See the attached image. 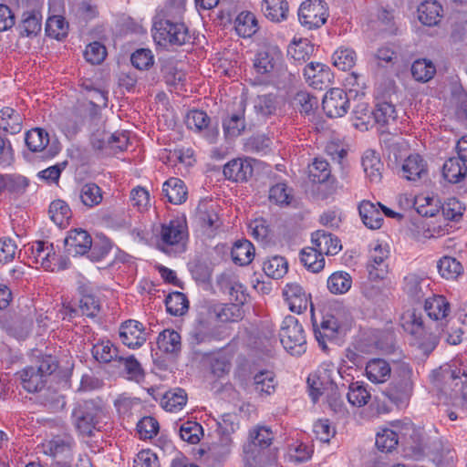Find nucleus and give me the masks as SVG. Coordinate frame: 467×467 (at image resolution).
I'll return each mask as SVG.
<instances>
[{
  "instance_id": "1",
  "label": "nucleus",
  "mask_w": 467,
  "mask_h": 467,
  "mask_svg": "<svg viewBox=\"0 0 467 467\" xmlns=\"http://www.w3.org/2000/svg\"><path fill=\"white\" fill-rule=\"evenodd\" d=\"M184 8L182 4L167 5L153 18L152 37L159 46H183L192 42L186 25L182 21Z\"/></svg>"
},
{
  "instance_id": "2",
  "label": "nucleus",
  "mask_w": 467,
  "mask_h": 467,
  "mask_svg": "<svg viewBox=\"0 0 467 467\" xmlns=\"http://www.w3.org/2000/svg\"><path fill=\"white\" fill-rule=\"evenodd\" d=\"M273 441L274 433L269 427L260 424L252 427L243 447L245 467H263L268 461V449Z\"/></svg>"
},
{
  "instance_id": "3",
  "label": "nucleus",
  "mask_w": 467,
  "mask_h": 467,
  "mask_svg": "<svg viewBox=\"0 0 467 467\" xmlns=\"http://www.w3.org/2000/svg\"><path fill=\"white\" fill-rule=\"evenodd\" d=\"M188 241L187 224L181 219L171 220L161 225L159 248L166 254H180L185 251Z\"/></svg>"
},
{
  "instance_id": "4",
  "label": "nucleus",
  "mask_w": 467,
  "mask_h": 467,
  "mask_svg": "<svg viewBox=\"0 0 467 467\" xmlns=\"http://www.w3.org/2000/svg\"><path fill=\"white\" fill-rule=\"evenodd\" d=\"M375 382L380 384L379 389L381 392V397H376L378 402L377 410L379 414L390 411V408L385 404V400H388L398 408L407 406L412 391L411 381H389L386 386L384 384L387 381Z\"/></svg>"
},
{
  "instance_id": "5",
  "label": "nucleus",
  "mask_w": 467,
  "mask_h": 467,
  "mask_svg": "<svg viewBox=\"0 0 467 467\" xmlns=\"http://www.w3.org/2000/svg\"><path fill=\"white\" fill-rule=\"evenodd\" d=\"M104 415L103 408L92 400L84 401L72 411V418L78 431L91 436Z\"/></svg>"
},
{
  "instance_id": "6",
  "label": "nucleus",
  "mask_w": 467,
  "mask_h": 467,
  "mask_svg": "<svg viewBox=\"0 0 467 467\" xmlns=\"http://www.w3.org/2000/svg\"><path fill=\"white\" fill-rule=\"evenodd\" d=\"M280 341L292 355H300L305 351L306 336L296 317L286 316L280 328Z\"/></svg>"
},
{
  "instance_id": "7",
  "label": "nucleus",
  "mask_w": 467,
  "mask_h": 467,
  "mask_svg": "<svg viewBox=\"0 0 467 467\" xmlns=\"http://www.w3.org/2000/svg\"><path fill=\"white\" fill-rule=\"evenodd\" d=\"M76 441L69 434L57 435L42 443L45 454L51 456L56 461L71 462L75 451Z\"/></svg>"
},
{
  "instance_id": "8",
  "label": "nucleus",
  "mask_w": 467,
  "mask_h": 467,
  "mask_svg": "<svg viewBox=\"0 0 467 467\" xmlns=\"http://www.w3.org/2000/svg\"><path fill=\"white\" fill-rule=\"evenodd\" d=\"M327 4L322 0H306L298 9L300 23L309 29L323 26L327 19Z\"/></svg>"
},
{
  "instance_id": "9",
  "label": "nucleus",
  "mask_w": 467,
  "mask_h": 467,
  "mask_svg": "<svg viewBox=\"0 0 467 467\" xmlns=\"http://www.w3.org/2000/svg\"><path fill=\"white\" fill-rule=\"evenodd\" d=\"M362 352L372 353L379 350L384 353H392L395 348L394 333L390 329H373L358 343Z\"/></svg>"
},
{
  "instance_id": "10",
  "label": "nucleus",
  "mask_w": 467,
  "mask_h": 467,
  "mask_svg": "<svg viewBox=\"0 0 467 467\" xmlns=\"http://www.w3.org/2000/svg\"><path fill=\"white\" fill-rule=\"evenodd\" d=\"M210 120L206 112L199 109L190 110L185 117L188 129L202 133L209 143H214L218 138L219 130L216 126L213 127Z\"/></svg>"
},
{
  "instance_id": "11",
  "label": "nucleus",
  "mask_w": 467,
  "mask_h": 467,
  "mask_svg": "<svg viewBox=\"0 0 467 467\" xmlns=\"http://www.w3.org/2000/svg\"><path fill=\"white\" fill-rule=\"evenodd\" d=\"M322 107L329 118H340L347 114L349 109V97L341 88H331L322 100Z\"/></svg>"
},
{
  "instance_id": "12",
  "label": "nucleus",
  "mask_w": 467,
  "mask_h": 467,
  "mask_svg": "<svg viewBox=\"0 0 467 467\" xmlns=\"http://www.w3.org/2000/svg\"><path fill=\"white\" fill-rule=\"evenodd\" d=\"M213 339H220L215 329L212 327L211 320L204 316L203 311L199 312L195 324L189 332V343L192 348Z\"/></svg>"
},
{
  "instance_id": "13",
  "label": "nucleus",
  "mask_w": 467,
  "mask_h": 467,
  "mask_svg": "<svg viewBox=\"0 0 467 467\" xmlns=\"http://www.w3.org/2000/svg\"><path fill=\"white\" fill-rule=\"evenodd\" d=\"M389 255L387 245L376 244L369 252V260L367 265L368 276L371 280H382L388 274V265L385 261Z\"/></svg>"
},
{
  "instance_id": "14",
  "label": "nucleus",
  "mask_w": 467,
  "mask_h": 467,
  "mask_svg": "<svg viewBox=\"0 0 467 467\" xmlns=\"http://www.w3.org/2000/svg\"><path fill=\"white\" fill-rule=\"evenodd\" d=\"M313 332L319 347L327 350V342H331L337 337L339 332V324L334 317H325L317 323L312 317Z\"/></svg>"
},
{
  "instance_id": "15",
  "label": "nucleus",
  "mask_w": 467,
  "mask_h": 467,
  "mask_svg": "<svg viewBox=\"0 0 467 467\" xmlns=\"http://www.w3.org/2000/svg\"><path fill=\"white\" fill-rule=\"evenodd\" d=\"M119 337L122 343L130 348H140L146 341L144 327L139 321L127 320L119 327Z\"/></svg>"
},
{
  "instance_id": "16",
  "label": "nucleus",
  "mask_w": 467,
  "mask_h": 467,
  "mask_svg": "<svg viewBox=\"0 0 467 467\" xmlns=\"http://www.w3.org/2000/svg\"><path fill=\"white\" fill-rule=\"evenodd\" d=\"M65 246L68 254L84 255L92 246L90 234L81 228L70 230L65 239Z\"/></svg>"
},
{
  "instance_id": "17",
  "label": "nucleus",
  "mask_w": 467,
  "mask_h": 467,
  "mask_svg": "<svg viewBox=\"0 0 467 467\" xmlns=\"http://www.w3.org/2000/svg\"><path fill=\"white\" fill-rule=\"evenodd\" d=\"M282 59V53L276 47L260 50L254 59V68L259 75L271 74Z\"/></svg>"
},
{
  "instance_id": "18",
  "label": "nucleus",
  "mask_w": 467,
  "mask_h": 467,
  "mask_svg": "<svg viewBox=\"0 0 467 467\" xmlns=\"http://www.w3.org/2000/svg\"><path fill=\"white\" fill-rule=\"evenodd\" d=\"M47 381H20L21 388L29 393H40L41 397L55 410H62L66 405L65 398L62 395L46 389Z\"/></svg>"
},
{
  "instance_id": "19",
  "label": "nucleus",
  "mask_w": 467,
  "mask_h": 467,
  "mask_svg": "<svg viewBox=\"0 0 467 467\" xmlns=\"http://www.w3.org/2000/svg\"><path fill=\"white\" fill-rule=\"evenodd\" d=\"M30 259L33 263L39 264L41 267L48 271V268H54V261L57 259L53 244L45 241H36L29 247Z\"/></svg>"
},
{
  "instance_id": "20",
  "label": "nucleus",
  "mask_w": 467,
  "mask_h": 467,
  "mask_svg": "<svg viewBox=\"0 0 467 467\" xmlns=\"http://www.w3.org/2000/svg\"><path fill=\"white\" fill-rule=\"evenodd\" d=\"M424 311L430 319L440 322L442 327L451 311V306L443 296L432 295L425 298Z\"/></svg>"
},
{
  "instance_id": "21",
  "label": "nucleus",
  "mask_w": 467,
  "mask_h": 467,
  "mask_svg": "<svg viewBox=\"0 0 467 467\" xmlns=\"http://www.w3.org/2000/svg\"><path fill=\"white\" fill-rule=\"evenodd\" d=\"M201 311L210 320L220 322H234L241 317L240 307L233 304H211L203 306Z\"/></svg>"
},
{
  "instance_id": "22",
  "label": "nucleus",
  "mask_w": 467,
  "mask_h": 467,
  "mask_svg": "<svg viewBox=\"0 0 467 467\" xmlns=\"http://www.w3.org/2000/svg\"><path fill=\"white\" fill-rule=\"evenodd\" d=\"M57 368L54 357L45 356L36 361V364L26 367L19 372V379H32L35 377H47L52 375Z\"/></svg>"
},
{
  "instance_id": "23",
  "label": "nucleus",
  "mask_w": 467,
  "mask_h": 467,
  "mask_svg": "<svg viewBox=\"0 0 467 467\" xmlns=\"http://www.w3.org/2000/svg\"><path fill=\"white\" fill-rule=\"evenodd\" d=\"M283 296L292 312L300 314L307 308L309 296L298 284H287L283 290Z\"/></svg>"
},
{
  "instance_id": "24",
  "label": "nucleus",
  "mask_w": 467,
  "mask_h": 467,
  "mask_svg": "<svg viewBox=\"0 0 467 467\" xmlns=\"http://www.w3.org/2000/svg\"><path fill=\"white\" fill-rule=\"evenodd\" d=\"M402 176L410 182H418L426 179L428 167L425 160L419 154H411L405 159L402 167Z\"/></svg>"
},
{
  "instance_id": "25",
  "label": "nucleus",
  "mask_w": 467,
  "mask_h": 467,
  "mask_svg": "<svg viewBox=\"0 0 467 467\" xmlns=\"http://www.w3.org/2000/svg\"><path fill=\"white\" fill-rule=\"evenodd\" d=\"M403 290L415 302H420L429 293H431L430 281L415 274H410L404 277Z\"/></svg>"
},
{
  "instance_id": "26",
  "label": "nucleus",
  "mask_w": 467,
  "mask_h": 467,
  "mask_svg": "<svg viewBox=\"0 0 467 467\" xmlns=\"http://www.w3.org/2000/svg\"><path fill=\"white\" fill-rule=\"evenodd\" d=\"M26 144L32 152H44L43 158L54 157L57 152L51 150H47L49 143L48 133L41 128H35L28 130L25 137Z\"/></svg>"
},
{
  "instance_id": "27",
  "label": "nucleus",
  "mask_w": 467,
  "mask_h": 467,
  "mask_svg": "<svg viewBox=\"0 0 467 467\" xmlns=\"http://www.w3.org/2000/svg\"><path fill=\"white\" fill-rule=\"evenodd\" d=\"M99 301L91 294H82L78 302V308L72 307L69 305L64 306L65 315L69 317L81 315L93 318L99 314Z\"/></svg>"
},
{
  "instance_id": "28",
  "label": "nucleus",
  "mask_w": 467,
  "mask_h": 467,
  "mask_svg": "<svg viewBox=\"0 0 467 467\" xmlns=\"http://www.w3.org/2000/svg\"><path fill=\"white\" fill-rule=\"evenodd\" d=\"M237 373L239 378L244 379H259L260 378H263V379H274L275 377L274 371L266 366L250 360L242 361L238 366Z\"/></svg>"
},
{
  "instance_id": "29",
  "label": "nucleus",
  "mask_w": 467,
  "mask_h": 467,
  "mask_svg": "<svg viewBox=\"0 0 467 467\" xmlns=\"http://www.w3.org/2000/svg\"><path fill=\"white\" fill-rule=\"evenodd\" d=\"M253 174V167L245 160L234 159L228 161L223 167V175L233 182L247 181Z\"/></svg>"
},
{
  "instance_id": "30",
  "label": "nucleus",
  "mask_w": 467,
  "mask_h": 467,
  "mask_svg": "<svg viewBox=\"0 0 467 467\" xmlns=\"http://www.w3.org/2000/svg\"><path fill=\"white\" fill-rule=\"evenodd\" d=\"M358 213L368 228L376 230L381 227L384 219L378 203L364 200L358 205Z\"/></svg>"
},
{
  "instance_id": "31",
  "label": "nucleus",
  "mask_w": 467,
  "mask_h": 467,
  "mask_svg": "<svg viewBox=\"0 0 467 467\" xmlns=\"http://www.w3.org/2000/svg\"><path fill=\"white\" fill-rule=\"evenodd\" d=\"M93 147L98 150H110L113 151H122L127 149L129 138L123 132H115L112 134L102 133V138L97 139L94 136L92 140Z\"/></svg>"
},
{
  "instance_id": "32",
  "label": "nucleus",
  "mask_w": 467,
  "mask_h": 467,
  "mask_svg": "<svg viewBox=\"0 0 467 467\" xmlns=\"http://www.w3.org/2000/svg\"><path fill=\"white\" fill-rule=\"evenodd\" d=\"M77 194L80 202L88 209L99 205L103 201V191L95 182H85L79 185Z\"/></svg>"
},
{
  "instance_id": "33",
  "label": "nucleus",
  "mask_w": 467,
  "mask_h": 467,
  "mask_svg": "<svg viewBox=\"0 0 467 467\" xmlns=\"http://www.w3.org/2000/svg\"><path fill=\"white\" fill-rule=\"evenodd\" d=\"M372 117L380 127L389 128L396 123L398 112L393 103L380 100L376 103L375 109L372 111Z\"/></svg>"
},
{
  "instance_id": "34",
  "label": "nucleus",
  "mask_w": 467,
  "mask_h": 467,
  "mask_svg": "<svg viewBox=\"0 0 467 467\" xmlns=\"http://www.w3.org/2000/svg\"><path fill=\"white\" fill-rule=\"evenodd\" d=\"M309 396L314 403L323 397L327 402L336 401L337 386L335 381H307Z\"/></svg>"
},
{
  "instance_id": "35",
  "label": "nucleus",
  "mask_w": 467,
  "mask_h": 467,
  "mask_svg": "<svg viewBox=\"0 0 467 467\" xmlns=\"http://www.w3.org/2000/svg\"><path fill=\"white\" fill-rule=\"evenodd\" d=\"M188 400V395L183 389L175 388L166 391L160 400V404L163 410L169 412H178L182 410Z\"/></svg>"
},
{
  "instance_id": "36",
  "label": "nucleus",
  "mask_w": 467,
  "mask_h": 467,
  "mask_svg": "<svg viewBox=\"0 0 467 467\" xmlns=\"http://www.w3.org/2000/svg\"><path fill=\"white\" fill-rule=\"evenodd\" d=\"M162 192L167 197L168 202L172 204L183 203L188 195L187 188L179 178H170L162 186Z\"/></svg>"
},
{
  "instance_id": "37",
  "label": "nucleus",
  "mask_w": 467,
  "mask_h": 467,
  "mask_svg": "<svg viewBox=\"0 0 467 467\" xmlns=\"http://www.w3.org/2000/svg\"><path fill=\"white\" fill-rule=\"evenodd\" d=\"M311 241L324 254H337L341 250L340 241L337 237L323 230H317L312 234Z\"/></svg>"
},
{
  "instance_id": "38",
  "label": "nucleus",
  "mask_w": 467,
  "mask_h": 467,
  "mask_svg": "<svg viewBox=\"0 0 467 467\" xmlns=\"http://www.w3.org/2000/svg\"><path fill=\"white\" fill-rule=\"evenodd\" d=\"M17 28L22 36L30 37L37 36L42 28V16L40 12L36 10L24 12Z\"/></svg>"
},
{
  "instance_id": "39",
  "label": "nucleus",
  "mask_w": 467,
  "mask_h": 467,
  "mask_svg": "<svg viewBox=\"0 0 467 467\" xmlns=\"http://www.w3.org/2000/svg\"><path fill=\"white\" fill-rule=\"evenodd\" d=\"M466 175L467 164L459 157L448 159L442 166V176L451 183L460 182Z\"/></svg>"
},
{
  "instance_id": "40",
  "label": "nucleus",
  "mask_w": 467,
  "mask_h": 467,
  "mask_svg": "<svg viewBox=\"0 0 467 467\" xmlns=\"http://www.w3.org/2000/svg\"><path fill=\"white\" fill-rule=\"evenodd\" d=\"M23 115L11 107L0 110V128L10 134H17L23 127Z\"/></svg>"
},
{
  "instance_id": "41",
  "label": "nucleus",
  "mask_w": 467,
  "mask_h": 467,
  "mask_svg": "<svg viewBox=\"0 0 467 467\" xmlns=\"http://www.w3.org/2000/svg\"><path fill=\"white\" fill-rule=\"evenodd\" d=\"M362 167L371 182H379L381 180L383 163L375 150L365 151L362 157Z\"/></svg>"
},
{
  "instance_id": "42",
  "label": "nucleus",
  "mask_w": 467,
  "mask_h": 467,
  "mask_svg": "<svg viewBox=\"0 0 467 467\" xmlns=\"http://www.w3.org/2000/svg\"><path fill=\"white\" fill-rule=\"evenodd\" d=\"M262 11L269 20L282 22L287 19L289 6L286 0H263Z\"/></svg>"
},
{
  "instance_id": "43",
  "label": "nucleus",
  "mask_w": 467,
  "mask_h": 467,
  "mask_svg": "<svg viewBox=\"0 0 467 467\" xmlns=\"http://www.w3.org/2000/svg\"><path fill=\"white\" fill-rule=\"evenodd\" d=\"M442 7L436 1H425L419 8V20L425 26H436L441 18Z\"/></svg>"
},
{
  "instance_id": "44",
  "label": "nucleus",
  "mask_w": 467,
  "mask_h": 467,
  "mask_svg": "<svg viewBox=\"0 0 467 467\" xmlns=\"http://www.w3.org/2000/svg\"><path fill=\"white\" fill-rule=\"evenodd\" d=\"M231 255L233 261L239 265H249L254 256V247L248 240H240L234 243Z\"/></svg>"
},
{
  "instance_id": "45",
  "label": "nucleus",
  "mask_w": 467,
  "mask_h": 467,
  "mask_svg": "<svg viewBox=\"0 0 467 467\" xmlns=\"http://www.w3.org/2000/svg\"><path fill=\"white\" fill-rule=\"evenodd\" d=\"M234 28L242 37H250L258 29L255 16L249 11L241 12L234 20Z\"/></svg>"
},
{
  "instance_id": "46",
  "label": "nucleus",
  "mask_w": 467,
  "mask_h": 467,
  "mask_svg": "<svg viewBox=\"0 0 467 467\" xmlns=\"http://www.w3.org/2000/svg\"><path fill=\"white\" fill-rule=\"evenodd\" d=\"M323 253L314 245V247H307L301 251L300 260L302 264L311 272L318 273L325 266V258Z\"/></svg>"
},
{
  "instance_id": "47",
  "label": "nucleus",
  "mask_w": 467,
  "mask_h": 467,
  "mask_svg": "<svg viewBox=\"0 0 467 467\" xmlns=\"http://www.w3.org/2000/svg\"><path fill=\"white\" fill-rule=\"evenodd\" d=\"M50 219L59 227H66L72 216L68 204L62 200H55L49 205Z\"/></svg>"
},
{
  "instance_id": "48",
  "label": "nucleus",
  "mask_w": 467,
  "mask_h": 467,
  "mask_svg": "<svg viewBox=\"0 0 467 467\" xmlns=\"http://www.w3.org/2000/svg\"><path fill=\"white\" fill-rule=\"evenodd\" d=\"M94 358L100 363H118V348L109 340H100L92 348Z\"/></svg>"
},
{
  "instance_id": "49",
  "label": "nucleus",
  "mask_w": 467,
  "mask_h": 467,
  "mask_svg": "<svg viewBox=\"0 0 467 467\" xmlns=\"http://www.w3.org/2000/svg\"><path fill=\"white\" fill-rule=\"evenodd\" d=\"M433 379H460L467 377V368L456 361L446 363L432 371Z\"/></svg>"
},
{
  "instance_id": "50",
  "label": "nucleus",
  "mask_w": 467,
  "mask_h": 467,
  "mask_svg": "<svg viewBox=\"0 0 467 467\" xmlns=\"http://www.w3.org/2000/svg\"><path fill=\"white\" fill-rule=\"evenodd\" d=\"M410 71L416 81L424 83L428 82L434 77L436 67L431 60L420 58L413 62Z\"/></svg>"
},
{
  "instance_id": "51",
  "label": "nucleus",
  "mask_w": 467,
  "mask_h": 467,
  "mask_svg": "<svg viewBox=\"0 0 467 467\" xmlns=\"http://www.w3.org/2000/svg\"><path fill=\"white\" fill-rule=\"evenodd\" d=\"M277 106V96L274 93L258 95L254 99V109L255 112L263 117H268L275 114Z\"/></svg>"
},
{
  "instance_id": "52",
  "label": "nucleus",
  "mask_w": 467,
  "mask_h": 467,
  "mask_svg": "<svg viewBox=\"0 0 467 467\" xmlns=\"http://www.w3.org/2000/svg\"><path fill=\"white\" fill-rule=\"evenodd\" d=\"M440 275L448 280H454L463 272L462 264L454 257L443 256L437 264Z\"/></svg>"
},
{
  "instance_id": "53",
  "label": "nucleus",
  "mask_w": 467,
  "mask_h": 467,
  "mask_svg": "<svg viewBox=\"0 0 467 467\" xmlns=\"http://www.w3.org/2000/svg\"><path fill=\"white\" fill-rule=\"evenodd\" d=\"M157 345L161 351L175 353L181 349V336L175 330L165 329L160 333Z\"/></svg>"
},
{
  "instance_id": "54",
  "label": "nucleus",
  "mask_w": 467,
  "mask_h": 467,
  "mask_svg": "<svg viewBox=\"0 0 467 467\" xmlns=\"http://www.w3.org/2000/svg\"><path fill=\"white\" fill-rule=\"evenodd\" d=\"M45 30L47 36L61 40L68 34V23L61 16H53L47 18Z\"/></svg>"
},
{
  "instance_id": "55",
  "label": "nucleus",
  "mask_w": 467,
  "mask_h": 467,
  "mask_svg": "<svg viewBox=\"0 0 467 467\" xmlns=\"http://www.w3.org/2000/svg\"><path fill=\"white\" fill-rule=\"evenodd\" d=\"M165 306L168 313L172 316L179 317L187 312L189 302L183 293L173 292L167 296L165 299Z\"/></svg>"
},
{
  "instance_id": "56",
  "label": "nucleus",
  "mask_w": 467,
  "mask_h": 467,
  "mask_svg": "<svg viewBox=\"0 0 467 467\" xmlns=\"http://www.w3.org/2000/svg\"><path fill=\"white\" fill-rule=\"evenodd\" d=\"M263 270L265 275L274 279H280L288 271V263L283 256H273L264 263Z\"/></svg>"
},
{
  "instance_id": "57",
  "label": "nucleus",
  "mask_w": 467,
  "mask_h": 467,
  "mask_svg": "<svg viewBox=\"0 0 467 467\" xmlns=\"http://www.w3.org/2000/svg\"><path fill=\"white\" fill-rule=\"evenodd\" d=\"M179 434L182 441L197 444L203 435V429L197 421L186 420L181 423Z\"/></svg>"
},
{
  "instance_id": "58",
  "label": "nucleus",
  "mask_w": 467,
  "mask_h": 467,
  "mask_svg": "<svg viewBox=\"0 0 467 467\" xmlns=\"http://www.w3.org/2000/svg\"><path fill=\"white\" fill-rule=\"evenodd\" d=\"M391 370L390 365L383 358L370 359L364 369L368 379H380L389 377Z\"/></svg>"
},
{
  "instance_id": "59",
  "label": "nucleus",
  "mask_w": 467,
  "mask_h": 467,
  "mask_svg": "<svg viewBox=\"0 0 467 467\" xmlns=\"http://www.w3.org/2000/svg\"><path fill=\"white\" fill-rule=\"evenodd\" d=\"M347 397L353 406L362 407L368 403L370 393L363 385V381H351Z\"/></svg>"
},
{
  "instance_id": "60",
  "label": "nucleus",
  "mask_w": 467,
  "mask_h": 467,
  "mask_svg": "<svg viewBox=\"0 0 467 467\" xmlns=\"http://www.w3.org/2000/svg\"><path fill=\"white\" fill-rule=\"evenodd\" d=\"M351 285V276L346 272H336L327 279V288L335 295L345 294L350 289Z\"/></svg>"
},
{
  "instance_id": "61",
  "label": "nucleus",
  "mask_w": 467,
  "mask_h": 467,
  "mask_svg": "<svg viewBox=\"0 0 467 467\" xmlns=\"http://www.w3.org/2000/svg\"><path fill=\"white\" fill-rule=\"evenodd\" d=\"M357 60L355 51L348 47H339L332 56L333 65L340 70L353 67Z\"/></svg>"
},
{
  "instance_id": "62",
  "label": "nucleus",
  "mask_w": 467,
  "mask_h": 467,
  "mask_svg": "<svg viewBox=\"0 0 467 467\" xmlns=\"http://www.w3.org/2000/svg\"><path fill=\"white\" fill-rule=\"evenodd\" d=\"M399 432L394 428H385L378 432L376 437V446L381 451H390L399 443Z\"/></svg>"
},
{
  "instance_id": "63",
  "label": "nucleus",
  "mask_w": 467,
  "mask_h": 467,
  "mask_svg": "<svg viewBox=\"0 0 467 467\" xmlns=\"http://www.w3.org/2000/svg\"><path fill=\"white\" fill-rule=\"evenodd\" d=\"M197 216L203 226L217 229L220 225L219 216L213 204L208 202L200 203L197 208Z\"/></svg>"
},
{
  "instance_id": "64",
  "label": "nucleus",
  "mask_w": 467,
  "mask_h": 467,
  "mask_svg": "<svg viewBox=\"0 0 467 467\" xmlns=\"http://www.w3.org/2000/svg\"><path fill=\"white\" fill-rule=\"evenodd\" d=\"M224 133L228 137H237L245 129L244 109L240 113H234L223 121Z\"/></svg>"
}]
</instances>
